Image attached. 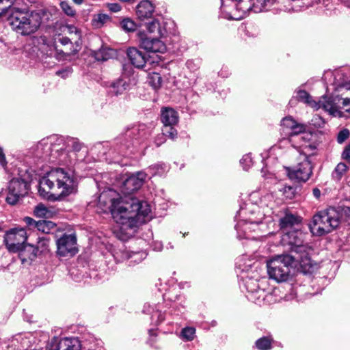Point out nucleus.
I'll list each match as a JSON object with an SVG mask.
<instances>
[{"label": "nucleus", "mask_w": 350, "mask_h": 350, "mask_svg": "<svg viewBox=\"0 0 350 350\" xmlns=\"http://www.w3.org/2000/svg\"><path fill=\"white\" fill-rule=\"evenodd\" d=\"M117 196L112 189L103 191L98 197V206L104 213L110 212L122 229H134L152 218L147 202L128 196L116 198Z\"/></svg>", "instance_id": "1"}, {"label": "nucleus", "mask_w": 350, "mask_h": 350, "mask_svg": "<svg viewBox=\"0 0 350 350\" xmlns=\"http://www.w3.org/2000/svg\"><path fill=\"white\" fill-rule=\"evenodd\" d=\"M2 16L8 14V22L12 29L23 36L36 33L41 25L48 22L51 14L45 10L25 11L20 8L8 6L0 8Z\"/></svg>", "instance_id": "2"}, {"label": "nucleus", "mask_w": 350, "mask_h": 350, "mask_svg": "<svg viewBox=\"0 0 350 350\" xmlns=\"http://www.w3.org/2000/svg\"><path fill=\"white\" fill-rule=\"evenodd\" d=\"M77 183L72 174L62 168L52 170L39 183L40 196L48 200H59L77 191Z\"/></svg>", "instance_id": "3"}, {"label": "nucleus", "mask_w": 350, "mask_h": 350, "mask_svg": "<svg viewBox=\"0 0 350 350\" xmlns=\"http://www.w3.org/2000/svg\"><path fill=\"white\" fill-rule=\"evenodd\" d=\"M340 224L339 211L334 207H329L319 211L313 216L310 228L314 234L321 236L332 232Z\"/></svg>", "instance_id": "4"}, {"label": "nucleus", "mask_w": 350, "mask_h": 350, "mask_svg": "<svg viewBox=\"0 0 350 350\" xmlns=\"http://www.w3.org/2000/svg\"><path fill=\"white\" fill-rule=\"evenodd\" d=\"M306 234L299 230L286 231L282 236L281 242L284 245L290 246L291 252L295 253L299 258V263L302 267H310L311 262L309 258L310 247L304 243Z\"/></svg>", "instance_id": "5"}, {"label": "nucleus", "mask_w": 350, "mask_h": 350, "mask_svg": "<svg viewBox=\"0 0 350 350\" xmlns=\"http://www.w3.org/2000/svg\"><path fill=\"white\" fill-rule=\"evenodd\" d=\"M295 261L299 262V258L291 254L278 255L267 260V269L269 278L277 282L286 281Z\"/></svg>", "instance_id": "6"}, {"label": "nucleus", "mask_w": 350, "mask_h": 350, "mask_svg": "<svg viewBox=\"0 0 350 350\" xmlns=\"http://www.w3.org/2000/svg\"><path fill=\"white\" fill-rule=\"evenodd\" d=\"M295 166L286 167L288 176L297 182L307 181L312 174V166L308 157L305 153H300Z\"/></svg>", "instance_id": "7"}, {"label": "nucleus", "mask_w": 350, "mask_h": 350, "mask_svg": "<svg viewBox=\"0 0 350 350\" xmlns=\"http://www.w3.org/2000/svg\"><path fill=\"white\" fill-rule=\"evenodd\" d=\"M27 239V232L23 228H15L8 231L4 241L8 250L16 252L20 250Z\"/></svg>", "instance_id": "8"}, {"label": "nucleus", "mask_w": 350, "mask_h": 350, "mask_svg": "<svg viewBox=\"0 0 350 350\" xmlns=\"http://www.w3.org/2000/svg\"><path fill=\"white\" fill-rule=\"evenodd\" d=\"M77 239L74 234H64L57 240V253L60 256H72L77 252Z\"/></svg>", "instance_id": "9"}, {"label": "nucleus", "mask_w": 350, "mask_h": 350, "mask_svg": "<svg viewBox=\"0 0 350 350\" xmlns=\"http://www.w3.org/2000/svg\"><path fill=\"white\" fill-rule=\"evenodd\" d=\"M146 174L142 172H138L128 177L123 183L122 186V192L124 196L134 198L131 194L138 190L143 185L146 178Z\"/></svg>", "instance_id": "10"}, {"label": "nucleus", "mask_w": 350, "mask_h": 350, "mask_svg": "<svg viewBox=\"0 0 350 350\" xmlns=\"http://www.w3.org/2000/svg\"><path fill=\"white\" fill-rule=\"evenodd\" d=\"M159 37H145L140 40L142 48L148 52L163 53L166 51V46L163 42L159 39Z\"/></svg>", "instance_id": "11"}, {"label": "nucleus", "mask_w": 350, "mask_h": 350, "mask_svg": "<svg viewBox=\"0 0 350 350\" xmlns=\"http://www.w3.org/2000/svg\"><path fill=\"white\" fill-rule=\"evenodd\" d=\"M340 98L338 96L336 97H327L323 96L321 98L317 104L318 107H314V109H318L322 108L325 111H327L332 116H336L338 113L339 105L340 103Z\"/></svg>", "instance_id": "12"}, {"label": "nucleus", "mask_w": 350, "mask_h": 350, "mask_svg": "<svg viewBox=\"0 0 350 350\" xmlns=\"http://www.w3.org/2000/svg\"><path fill=\"white\" fill-rule=\"evenodd\" d=\"M260 223V221H251L247 220L239 221L235 226L238 237L239 239H250L249 233L252 231H256Z\"/></svg>", "instance_id": "13"}, {"label": "nucleus", "mask_w": 350, "mask_h": 350, "mask_svg": "<svg viewBox=\"0 0 350 350\" xmlns=\"http://www.w3.org/2000/svg\"><path fill=\"white\" fill-rule=\"evenodd\" d=\"M55 48L58 53L64 55V56H70L74 55L78 51L75 48L70 42V40L67 37H59L55 41Z\"/></svg>", "instance_id": "14"}, {"label": "nucleus", "mask_w": 350, "mask_h": 350, "mask_svg": "<svg viewBox=\"0 0 350 350\" xmlns=\"http://www.w3.org/2000/svg\"><path fill=\"white\" fill-rule=\"evenodd\" d=\"M127 56L131 63L137 68H142L148 60V58L144 53L135 47H131L127 49Z\"/></svg>", "instance_id": "15"}, {"label": "nucleus", "mask_w": 350, "mask_h": 350, "mask_svg": "<svg viewBox=\"0 0 350 350\" xmlns=\"http://www.w3.org/2000/svg\"><path fill=\"white\" fill-rule=\"evenodd\" d=\"M18 257L21 263L24 265H29L36 258L38 250L32 245H26L18 250Z\"/></svg>", "instance_id": "16"}, {"label": "nucleus", "mask_w": 350, "mask_h": 350, "mask_svg": "<svg viewBox=\"0 0 350 350\" xmlns=\"http://www.w3.org/2000/svg\"><path fill=\"white\" fill-rule=\"evenodd\" d=\"M154 9V8L150 1L144 0L137 5L136 14L138 18L143 21L152 16Z\"/></svg>", "instance_id": "17"}, {"label": "nucleus", "mask_w": 350, "mask_h": 350, "mask_svg": "<svg viewBox=\"0 0 350 350\" xmlns=\"http://www.w3.org/2000/svg\"><path fill=\"white\" fill-rule=\"evenodd\" d=\"M79 340L75 338H64L59 340L55 350H81Z\"/></svg>", "instance_id": "18"}, {"label": "nucleus", "mask_w": 350, "mask_h": 350, "mask_svg": "<svg viewBox=\"0 0 350 350\" xmlns=\"http://www.w3.org/2000/svg\"><path fill=\"white\" fill-rule=\"evenodd\" d=\"M301 222L300 218L291 213H286L280 219V228L284 232L293 228Z\"/></svg>", "instance_id": "19"}, {"label": "nucleus", "mask_w": 350, "mask_h": 350, "mask_svg": "<svg viewBox=\"0 0 350 350\" xmlns=\"http://www.w3.org/2000/svg\"><path fill=\"white\" fill-rule=\"evenodd\" d=\"M161 120L163 125H176L178 121L177 112L172 108L162 109Z\"/></svg>", "instance_id": "20"}, {"label": "nucleus", "mask_w": 350, "mask_h": 350, "mask_svg": "<svg viewBox=\"0 0 350 350\" xmlns=\"http://www.w3.org/2000/svg\"><path fill=\"white\" fill-rule=\"evenodd\" d=\"M28 189L27 183L21 179H12L8 186V190L18 194L19 196L23 197L27 193Z\"/></svg>", "instance_id": "21"}, {"label": "nucleus", "mask_w": 350, "mask_h": 350, "mask_svg": "<svg viewBox=\"0 0 350 350\" xmlns=\"http://www.w3.org/2000/svg\"><path fill=\"white\" fill-rule=\"evenodd\" d=\"M128 85V83L124 78H119L111 83L109 86L110 92L115 96L122 94L126 91Z\"/></svg>", "instance_id": "22"}, {"label": "nucleus", "mask_w": 350, "mask_h": 350, "mask_svg": "<svg viewBox=\"0 0 350 350\" xmlns=\"http://www.w3.org/2000/svg\"><path fill=\"white\" fill-rule=\"evenodd\" d=\"M146 29L149 33L154 37H163L165 34V30L162 29L158 20L154 19L146 25Z\"/></svg>", "instance_id": "23"}, {"label": "nucleus", "mask_w": 350, "mask_h": 350, "mask_svg": "<svg viewBox=\"0 0 350 350\" xmlns=\"http://www.w3.org/2000/svg\"><path fill=\"white\" fill-rule=\"evenodd\" d=\"M33 213L38 217L50 218L54 215L55 211L43 204H39L35 207Z\"/></svg>", "instance_id": "24"}, {"label": "nucleus", "mask_w": 350, "mask_h": 350, "mask_svg": "<svg viewBox=\"0 0 350 350\" xmlns=\"http://www.w3.org/2000/svg\"><path fill=\"white\" fill-rule=\"evenodd\" d=\"M297 97L299 100L304 102L313 108L314 107L319 106V105L317 104V101L314 100L310 95L305 90H299L297 92Z\"/></svg>", "instance_id": "25"}, {"label": "nucleus", "mask_w": 350, "mask_h": 350, "mask_svg": "<svg viewBox=\"0 0 350 350\" xmlns=\"http://www.w3.org/2000/svg\"><path fill=\"white\" fill-rule=\"evenodd\" d=\"M110 21V17L105 14L95 15L92 21V24L95 28H100Z\"/></svg>", "instance_id": "26"}, {"label": "nucleus", "mask_w": 350, "mask_h": 350, "mask_svg": "<svg viewBox=\"0 0 350 350\" xmlns=\"http://www.w3.org/2000/svg\"><path fill=\"white\" fill-rule=\"evenodd\" d=\"M145 130L146 126L144 124L133 126L131 129H128L126 132V135L136 137L138 135L139 137H141L145 134Z\"/></svg>", "instance_id": "27"}, {"label": "nucleus", "mask_w": 350, "mask_h": 350, "mask_svg": "<svg viewBox=\"0 0 350 350\" xmlns=\"http://www.w3.org/2000/svg\"><path fill=\"white\" fill-rule=\"evenodd\" d=\"M55 227V224L51 221L39 220L37 221L36 228L38 230L48 234Z\"/></svg>", "instance_id": "28"}, {"label": "nucleus", "mask_w": 350, "mask_h": 350, "mask_svg": "<svg viewBox=\"0 0 350 350\" xmlns=\"http://www.w3.org/2000/svg\"><path fill=\"white\" fill-rule=\"evenodd\" d=\"M348 167L343 163H338L332 172V178L336 180L341 179L342 176L347 172Z\"/></svg>", "instance_id": "29"}, {"label": "nucleus", "mask_w": 350, "mask_h": 350, "mask_svg": "<svg viewBox=\"0 0 350 350\" xmlns=\"http://www.w3.org/2000/svg\"><path fill=\"white\" fill-rule=\"evenodd\" d=\"M272 339L269 337H262L256 340V346L259 350H269L271 348Z\"/></svg>", "instance_id": "30"}, {"label": "nucleus", "mask_w": 350, "mask_h": 350, "mask_svg": "<svg viewBox=\"0 0 350 350\" xmlns=\"http://www.w3.org/2000/svg\"><path fill=\"white\" fill-rule=\"evenodd\" d=\"M278 189L287 199L293 198L295 193V189L293 187L282 184L278 185Z\"/></svg>", "instance_id": "31"}, {"label": "nucleus", "mask_w": 350, "mask_h": 350, "mask_svg": "<svg viewBox=\"0 0 350 350\" xmlns=\"http://www.w3.org/2000/svg\"><path fill=\"white\" fill-rule=\"evenodd\" d=\"M174 126V125H163L162 129V134L165 137H168L172 139H174L176 137L178 133Z\"/></svg>", "instance_id": "32"}, {"label": "nucleus", "mask_w": 350, "mask_h": 350, "mask_svg": "<svg viewBox=\"0 0 350 350\" xmlns=\"http://www.w3.org/2000/svg\"><path fill=\"white\" fill-rule=\"evenodd\" d=\"M60 8L64 13L68 16L73 17L76 15V10L68 1H62L60 3Z\"/></svg>", "instance_id": "33"}, {"label": "nucleus", "mask_w": 350, "mask_h": 350, "mask_svg": "<svg viewBox=\"0 0 350 350\" xmlns=\"http://www.w3.org/2000/svg\"><path fill=\"white\" fill-rule=\"evenodd\" d=\"M120 26L126 31H134L137 28L135 23L129 18H124L120 23Z\"/></svg>", "instance_id": "34"}, {"label": "nucleus", "mask_w": 350, "mask_h": 350, "mask_svg": "<svg viewBox=\"0 0 350 350\" xmlns=\"http://www.w3.org/2000/svg\"><path fill=\"white\" fill-rule=\"evenodd\" d=\"M161 77L159 73L152 72L149 75V83L154 88L157 89L161 84Z\"/></svg>", "instance_id": "35"}, {"label": "nucleus", "mask_w": 350, "mask_h": 350, "mask_svg": "<svg viewBox=\"0 0 350 350\" xmlns=\"http://www.w3.org/2000/svg\"><path fill=\"white\" fill-rule=\"evenodd\" d=\"M293 5H289L288 6H285V10L286 12H297L299 11L302 8V1L301 0H292Z\"/></svg>", "instance_id": "36"}, {"label": "nucleus", "mask_w": 350, "mask_h": 350, "mask_svg": "<svg viewBox=\"0 0 350 350\" xmlns=\"http://www.w3.org/2000/svg\"><path fill=\"white\" fill-rule=\"evenodd\" d=\"M196 330L193 327H185L182 332V336L187 340H192L195 336Z\"/></svg>", "instance_id": "37"}, {"label": "nucleus", "mask_w": 350, "mask_h": 350, "mask_svg": "<svg viewBox=\"0 0 350 350\" xmlns=\"http://www.w3.org/2000/svg\"><path fill=\"white\" fill-rule=\"evenodd\" d=\"M297 123V122L291 116L284 118L282 120V125L284 127L290 129V131L293 129Z\"/></svg>", "instance_id": "38"}, {"label": "nucleus", "mask_w": 350, "mask_h": 350, "mask_svg": "<svg viewBox=\"0 0 350 350\" xmlns=\"http://www.w3.org/2000/svg\"><path fill=\"white\" fill-rule=\"evenodd\" d=\"M21 196L18 194L15 193L14 192H12L8 190V195L6 197V202L11 205L16 204L19 200Z\"/></svg>", "instance_id": "39"}, {"label": "nucleus", "mask_w": 350, "mask_h": 350, "mask_svg": "<svg viewBox=\"0 0 350 350\" xmlns=\"http://www.w3.org/2000/svg\"><path fill=\"white\" fill-rule=\"evenodd\" d=\"M306 125L297 122V124L293 128V129H292L291 131H290L288 133V135L290 136H293V135H299L301 133H304L306 131Z\"/></svg>", "instance_id": "40"}, {"label": "nucleus", "mask_w": 350, "mask_h": 350, "mask_svg": "<svg viewBox=\"0 0 350 350\" xmlns=\"http://www.w3.org/2000/svg\"><path fill=\"white\" fill-rule=\"evenodd\" d=\"M349 136V131L347 129L340 131L338 134L337 141L338 143H343Z\"/></svg>", "instance_id": "41"}, {"label": "nucleus", "mask_w": 350, "mask_h": 350, "mask_svg": "<svg viewBox=\"0 0 350 350\" xmlns=\"http://www.w3.org/2000/svg\"><path fill=\"white\" fill-rule=\"evenodd\" d=\"M111 52H112L111 49L108 50V52L106 53L104 50H101L96 54V58L97 60L105 61L109 58V53Z\"/></svg>", "instance_id": "42"}, {"label": "nucleus", "mask_w": 350, "mask_h": 350, "mask_svg": "<svg viewBox=\"0 0 350 350\" xmlns=\"http://www.w3.org/2000/svg\"><path fill=\"white\" fill-rule=\"evenodd\" d=\"M72 150L70 152V157H75L76 152L79 151L81 148V144L75 140L72 141Z\"/></svg>", "instance_id": "43"}, {"label": "nucleus", "mask_w": 350, "mask_h": 350, "mask_svg": "<svg viewBox=\"0 0 350 350\" xmlns=\"http://www.w3.org/2000/svg\"><path fill=\"white\" fill-rule=\"evenodd\" d=\"M24 221L25 222L27 226L28 227H29V228H31V229H36V228L37 221H35L33 219H32L31 217H25L24 218Z\"/></svg>", "instance_id": "44"}, {"label": "nucleus", "mask_w": 350, "mask_h": 350, "mask_svg": "<svg viewBox=\"0 0 350 350\" xmlns=\"http://www.w3.org/2000/svg\"><path fill=\"white\" fill-rule=\"evenodd\" d=\"M246 164V166H243L244 170H247V167H250L252 165V159L250 155H245L241 159V163L243 165V163Z\"/></svg>", "instance_id": "45"}, {"label": "nucleus", "mask_w": 350, "mask_h": 350, "mask_svg": "<svg viewBox=\"0 0 350 350\" xmlns=\"http://www.w3.org/2000/svg\"><path fill=\"white\" fill-rule=\"evenodd\" d=\"M107 9L113 12H118L120 10L121 7L118 3H107L106 4Z\"/></svg>", "instance_id": "46"}, {"label": "nucleus", "mask_w": 350, "mask_h": 350, "mask_svg": "<svg viewBox=\"0 0 350 350\" xmlns=\"http://www.w3.org/2000/svg\"><path fill=\"white\" fill-rule=\"evenodd\" d=\"M0 166L3 168H5L7 166V161L5 159V154L3 150L0 148Z\"/></svg>", "instance_id": "47"}, {"label": "nucleus", "mask_w": 350, "mask_h": 350, "mask_svg": "<svg viewBox=\"0 0 350 350\" xmlns=\"http://www.w3.org/2000/svg\"><path fill=\"white\" fill-rule=\"evenodd\" d=\"M165 141V136L162 133H161L156 137L154 142L157 146H159L162 144H163Z\"/></svg>", "instance_id": "48"}, {"label": "nucleus", "mask_w": 350, "mask_h": 350, "mask_svg": "<svg viewBox=\"0 0 350 350\" xmlns=\"http://www.w3.org/2000/svg\"><path fill=\"white\" fill-rule=\"evenodd\" d=\"M46 146H48V144L45 140H42L39 142L37 145V150L38 151V154H39L40 152H42Z\"/></svg>", "instance_id": "49"}, {"label": "nucleus", "mask_w": 350, "mask_h": 350, "mask_svg": "<svg viewBox=\"0 0 350 350\" xmlns=\"http://www.w3.org/2000/svg\"><path fill=\"white\" fill-rule=\"evenodd\" d=\"M342 158L346 160H350V146L348 145L342 152Z\"/></svg>", "instance_id": "50"}, {"label": "nucleus", "mask_w": 350, "mask_h": 350, "mask_svg": "<svg viewBox=\"0 0 350 350\" xmlns=\"http://www.w3.org/2000/svg\"><path fill=\"white\" fill-rule=\"evenodd\" d=\"M347 89L350 90V83L348 85ZM340 98L341 100L340 104H342L343 106H347L349 104H350V98Z\"/></svg>", "instance_id": "51"}, {"label": "nucleus", "mask_w": 350, "mask_h": 350, "mask_svg": "<svg viewBox=\"0 0 350 350\" xmlns=\"http://www.w3.org/2000/svg\"><path fill=\"white\" fill-rule=\"evenodd\" d=\"M313 196L317 198H319L321 196V191L318 188H314L312 190Z\"/></svg>", "instance_id": "52"}, {"label": "nucleus", "mask_w": 350, "mask_h": 350, "mask_svg": "<svg viewBox=\"0 0 350 350\" xmlns=\"http://www.w3.org/2000/svg\"><path fill=\"white\" fill-rule=\"evenodd\" d=\"M342 210L345 214L347 215L349 217H350V207H344Z\"/></svg>", "instance_id": "53"}, {"label": "nucleus", "mask_w": 350, "mask_h": 350, "mask_svg": "<svg viewBox=\"0 0 350 350\" xmlns=\"http://www.w3.org/2000/svg\"><path fill=\"white\" fill-rule=\"evenodd\" d=\"M245 286H246V288H247V290L249 291H251L252 293H254L255 292V289L252 288L251 286H250V284H249L248 282H246Z\"/></svg>", "instance_id": "54"}, {"label": "nucleus", "mask_w": 350, "mask_h": 350, "mask_svg": "<svg viewBox=\"0 0 350 350\" xmlns=\"http://www.w3.org/2000/svg\"><path fill=\"white\" fill-rule=\"evenodd\" d=\"M83 1L84 0H72V1L77 5L82 4L83 3Z\"/></svg>", "instance_id": "55"}, {"label": "nucleus", "mask_w": 350, "mask_h": 350, "mask_svg": "<svg viewBox=\"0 0 350 350\" xmlns=\"http://www.w3.org/2000/svg\"><path fill=\"white\" fill-rule=\"evenodd\" d=\"M4 1H9V0H0V4L3 3ZM2 9H0V10H1ZM2 12H0V17L2 16Z\"/></svg>", "instance_id": "56"}, {"label": "nucleus", "mask_w": 350, "mask_h": 350, "mask_svg": "<svg viewBox=\"0 0 350 350\" xmlns=\"http://www.w3.org/2000/svg\"><path fill=\"white\" fill-rule=\"evenodd\" d=\"M340 1L345 3H347L348 5H350V0H340Z\"/></svg>", "instance_id": "57"}, {"label": "nucleus", "mask_w": 350, "mask_h": 350, "mask_svg": "<svg viewBox=\"0 0 350 350\" xmlns=\"http://www.w3.org/2000/svg\"><path fill=\"white\" fill-rule=\"evenodd\" d=\"M309 135H310L309 134L306 133V134H305V136L302 137V138H304V139H305L306 137H308V136H309Z\"/></svg>", "instance_id": "58"}, {"label": "nucleus", "mask_w": 350, "mask_h": 350, "mask_svg": "<svg viewBox=\"0 0 350 350\" xmlns=\"http://www.w3.org/2000/svg\"><path fill=\"white\" fill-rule=\"evenodd\" d=\"M149 332H150V334H152V332H153V331L152 330H150Z\"/></svg>", "instance_id": "59"}]
</instances>
